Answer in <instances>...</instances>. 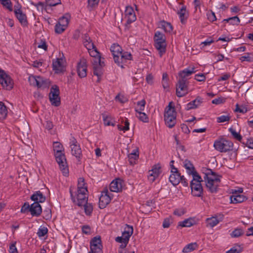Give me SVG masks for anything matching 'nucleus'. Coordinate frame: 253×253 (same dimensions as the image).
<instances>
[{"label":"nucleus","instance_id":"obj_25","mask_svg":"<svg viewBox=\"0 0 253 253\" xmlns=\"http://www.w3.org/2000/svg\"><path fill=\"white\" fill-rule=\"evenodd\" d=\"M177 14L179 15L181 22L184 24L189 16V13L186 6H182L180 10L178 11Z\"/></svg>","mask_w":253,"mask_h":253},{"label":"nucleus","instance_id":"obj_21","mask_svg":"<svg viewBox=\"0 0 253 253\" xmlns=\"http://www.w3.org/2000/svg\"><path fill=\"white\" fill-rule=\"evenodd\" d=\"M133 228L132 226L126 225V227L124 231L122 233V237L124 238V241L125 242V244L124 245H120V248L122 249H124L126 247L130 237L132 235L133 233Z\"/></svg>","mask_w":253,"mask_h":253},{"label":"nucleus","instance_id":"obj_62","mask_svg":"<svg viewBox=\"0 0 253 253\" xmlns=\"http://www.w3.org/2000/svg\"><path fill=\"white\" fill-rule=\"evenodd\" d=\"M99 0H88V6L93 8L96 6L98 3Z\"/></svg>","mask_w":253,"mask_h":253},{"label":"nucleus","instance_id":"obj_44","mask_svg":"<svg viewBox=\"0 0 253 253\" xmlns=\"http://www.w3.org/2000/svg\"><path fill=\"white\" fill-rule=\"evenodd\" d=\"M230 22L232 25H238L240 20L238 17L237 16L230 17L228 19H225L223 20V22Z\"/></svg>","mask_w":253,"mask_h":253},{"label":"nucleus","instance_id":"obj_2","mask_svg":"<svg viewBox=\"0 0 253 253\" xmlns=\"http://www.w3.org/2000/svg\"><path fill=\"white\" fill-rule=\"evenodd\" d=\"M110 50L113 55V58L115 62L118 66L124 68L127 61L132 60V55L130 52H122L121 47L116 43L111 45Z\"/></svg>","mask_w":253,"mask_h":253},{"label":"nucleus","instance_id":"obj_4","mask_svg":"<svg viewBox=\"0 0 253 253\" xmlns=\"http://www.w3.org/2000/svg\"><path fill=\"white\" fill-rule=\"evenodd\" d=\"M172 102H170L165 109L164 120L165 124L169 128L173 127L176 122V112L175 108L172 106Z\"/></svg>","mask_w":253,"mask_h":253},{"label":"nucleus","instance_id":"obj_50","mask_svg":"<svg viewBox=\"0 0 253 253\" xmlns=\"http://www.w3.org/2000/svg\"><path fill=\"white\" fill-rule=\"evenodd\" d=\"M38 76L30 75L29 77L28 81L30 84L34 86H36Z\"/></svg>","mask_w":253,"mask_h":253},{"label":"nucleus","instance_id":"obj_3","mask_svg":"<svg viewBox=\"0 0 253 253\" xmlns=\"http://www.w3.org/2000/svg\"><path fill=\"white\" fill-rule=\"evenodd\" d=\"M53 150L56 160L59 165L60 170L65 176L68 175V169L65 156L63 153L64 148L62 145L59 142H54Z\"/></svg>","mask_w":253,"mask_h":253},{"label":"nucleus","instance_id":"obj_40","mask_svg":"<svg viewBox=\"0 0 253 253\" xmlns=\"http://www.w3.org/2000/svg\"><path fill=\"white\" fill-rule=\"evenodd\" d=\"M83 42L87 49H89L90 48L93 47L94 46L90 38L87 35H84Z\"/></svg>","mask_w":253,"mask_h":253},{"label":"nucleus","instance_id":"obj_64","mask_svg":"<svg viewBox=\"0 0 253 253\" xmlns=\"http://www.w3.org/2000/svg\"><path fill=\"white\" fill-rule=\"evenodd\" d=\"M170 219L167 218L164 219L163 223V227L165 228H169L171 224Z\"/></svg>","mask_w":253,"mask_h":253},{"label":"nucleus","instance_id":"obj_37","mask_svg":"<svg viewBox=\"0 0 253 253\" xmlns=\"http://www.w3.org/2000/svg\"><path fill=\"white\" fill-rule=\"evenodd\" d=\"M198 248V245L197 243H192L187 245L182 250V252L184 253H188L197 250Z\"/></svg>","mask_w":253,"mask_h":253},{"label":"nucleus","instance_id":"obj_33","mask_svg":"<svg viewBox=\"0 0 253 253\" xmlns=\"http://www.w3.org/2000/svg\"><path fill=\"white\" fill-rule=\"evenodd\" d=\"M159 28L163 29L165 32L170 33L172 31V26L170 23L162 21L159 23Z\"/></svg>","mask_w":253,"mask_h":253},{"label":"nucleus","instance_id":"obj_56","mask_svg":"<svg viewBox=\"0 0 253 253\" xmlns=\"http://www.w3.org/2000/svg\"><path fill=\"white\" fill-rule=\"evenodd\" d=\"M46 3L50 6H54L60 3V0H45Z\"/></svg>","mask_w":253,"mask_h":253},{"label":"nucleus","instance_id":"obj_34","mask_svg":"<svg viewBox=\"0 0 253 253\" xmlns=\"http://www.w3.org/2000/svg\"><path fill=\"white\" fill-rule=\"evenodd\" d=\"M103 120L105 126H115V121L114 118L110 115L102 114Z\"/></svg>","mask_w":253,"mask_h":253},{"label":"nucleus","instance_id":"obj_58","mask_svg":"<svg viewBox=\"0 0 253 253\" xmlns=\"http://www.w3.org/2000/svg\"><path fill=\"white\" fill-rule=\"evenodd\" d=\"M138 156H139L138 154H129L128 156V157L130 163L131 164H132L133 163H134V161L138 158Z\"/></svg>","mask_w":253,"mask_h":253},{"label":"nucleus","instance_id":"obj_32","mask_svg":"<svg viewBox=\"0 0 253 253\" xmlns=\"http://www.w3.org/2000/svg\"><path fill=\"white\" fill-rule=\"evenodd\" d=\"M49 84V82L48 80L44 79L40 76H38L36 85L38 88H46L48 86Z\"/></svg>","mask_w":253,"mask_h":253},{"label":"nucleus","instance_id":"obj_8","mask_svg":"<svg viewBox=\"0 0 253 253\" xmlns=\"http://www.w3.org/2000/svg\"><path fill=\"white\" fill-rule=\"evenodd\" d=\"M233 146V143L224 138H220L215 140L213 147L215 150L220 152H226L232 149Z\"/></svg>","mask_w":253,"mask_h":253},{"label":"nucleus","instance_id":"obj_30","mask_svg":"<svg viewBox=\"0 0 253 253\" xmlns=\"http://www.w3.org/2000/svg\"><path fill=\"white\" fill-rule=\"evenodd\" d=\"M15 15L19 20V21L21 23V24L23 25H26L27 24V17L25 14H24L22 11L18 9L15 10Z\"/></svg>","mask_w":253,"mask_h":253},{"label":"nucleus","instance_id":"obj_35","mask_svg":"<svg viewBox=\"0 0 253 253\" xmlns=\"http://www.w3.org/2000/svg\"><path fill=\"white\" fill-rule=\"evenodd\" d=\"M184 167L187 170L188 174L192 175V177H194L195 173H198L195 170L192 164L189 161L186 160L184 162Z\"/></svg>","mask_w":253,"mask_h":253},{"label":"nucleus","instance_id":"obj_20","mask_svg":"<svg viewBox=\"0 0 253 253\" xmlns=\"http://www.w3.org/2000/svg\"><path fill=\"white\" fill-rule=\"evenodd\" d=\"M171 174L169 177V181L172 185L176 186L178 185L181 180V176L178 172L176 168H172L171 169Z\"/></svg>","mask_w":253,"mask_h":253},{"label":"nucleus","instance_id":"obj_28","mask_svg":"<svg viewBox=\"0 0 253 253\" xmlns=\"http://www.w3.org/2000/svg\"><path fill=\"white\" fill-rule=\"evenodd\" d=\"M195 68L191 67L190 68H186L179 73V79H184V80H187L186 78L187 77L190 76L192 74L195 73Z\"/></svg>","mask_w":253,"mask_h":253},{"label":"nucleus","instance_id":"obj_59","mask_svg":"<svg viewBox=\"0 0 253 253\" xmlns=\"http://www.w3.org/2000/svg\"><path fill=\"white\" fill-rule=\"evenodd\" d=\"M82 230L83 233L85 234H90L91 232V228L88 225H84L82 227Z\"/></svg>","mask_w":253,"mask_h":253},{"label":"nucleus","instance_id":"obj_53","mask_svg":"<svg viewBox=\"0 0 253 253\" xmlns=\"http://www.w3.org/2000/svg\"><path fill=\"white\" fill-rule=\"evenodd\" d=\"M1 3L3 6H5L7 9L10 11H12L11 4L9 0H1Z\"/></svg>","mask_w":253,"mask_h":253},{"label":"nucleus","instance_id":"obj_49","mask_svg":"<svg viewBox=\"0 0 253 253\" xmlns=\"http://www.w3.org/2000/svg\"><path fill=\"white\" fill-rule=\"evenodd\" d=\"M242 143L245 144L249 148L253 149V138L250 139H244Z\"/></svg>","mask_w":253,"mask_h":253},{"label":"nucleus","instance_id":"obj_17","mask_svg":"<svg viewBox=\"0 0 253 253\" xmlns=\"http://www.w3.org/2000/svg\"><path fill=\"white\" fill-rule=\"evenodd\" d=\"M69 23L68 18L63 16L60 18L55 26V31L58 34H61L65 30Z\"/></svg>","mask_w":253,"mask_h":253},{"label":"nucleus","instance_id":"obj_9","mask_svg":"<svg viewBox=\"0 0 253 253\" xmlns=\"http://www.w3.org/2000/svg\"><path fill=\"white\" fill-rule=\"evenodd\" d=\"M0 84L2 87L10 90L13 87L14 82L11 77L5 72L0 69Z\"/></svg>","mask_w":253,"mask_h":253},{"label":"nucleus","instance_id":"obj_26","mask_svg":"<svg viewBox=\"0 0 253 253\" xmlns=\"http://www.w3.org/2000/svg\"><path fill=\"white\" fill-rule=\"evenodd\" d=\"M89 55L94 58L93 63L100 62L101 61V56L100 53L98 51L97 48L95 46L91 47L89 49H87Z\"/></svg>","mask_w":253,"mask_h":253},{"label":"nucleus","instance_id":"obj_41","mask_svg":"<svg viewBox=\"0 0 253 253\" xmlns=\"http://www.w3.org/2000/svg\"><path fill=\"white\" fill-rule=\"evenodd\" d=\"M82 206L84 207V211L85 214L87 215H90L93 211V206L92 204L87 203V201L86 202L85 204H83Z\"/></svg>","mask_w":253,"mask_h":253},{"label":"nucleus","instance_id":"obj_51","mask_svg":"<svg viewBox=\"0 0 253 253\" xmlns=\"http://www.w3.org/2000/svg\"><path fill=\"white\" fill-rule=\"evenodd\" d=\"M230 119V117L229 115H223L217 118V122L218 123H224L229 121Z\"/></svg>","mask_w":253,"mask_h":253},{"label":"nucleus","instance_id":"obj_43","mask_svg":"<svg viewBox=\"0 0 253 253\" xmlns=\"http://www.w3.org/2000/svg\"><path fill=\"white\" fill-rule=\"evenodd\" d=\"M83 189L85 190H87V186L84 182V178L83 177H80L78 179L77 191H80V190H81Z\"/></svg>","mask_w":253,"mask_h":253},{"label":"nucleus","instance_id":"obj_16","mask_svg":"<svg viewBox=\"0 0 253 253\" xmlns=\"http://www.w3.org/2000/svg\"><path fill=\"white\" fill-rule=\"evenodd\" d=\"M87 61L84 58L81 59L80 61L78 63L77 65V73L78 76L81 78H84L86 76L87 73Z\"/></svg>","mask_w":253,"mask_h":253},{"label":"nucleus","instance_id":"obj_13","mask_svg":"<svg viewBox=\"0 0 253 253\" xmlns=\"http://www.w3.org/2000/svg\"><path fill=\"white\" fill-rule=\"evenodd\" d=\"M66 67L65 60L62 58H58L52 61L53 70L56 74L64 72Z\"/></svg>","mask_w":253,"mask_h":253},{"label":"nucleus","instance_id":"obj_60","mask_svg":"<svg viewBox=\"0 0 253 253\" xmlns=\"http://www.w3.org/2000/svg\"><path fill=\"white\" fill-rule=\"evenodd\" d=\"M195 79L198 82H204L206 80V77L204 74H197L195 76Z\"/></svg>","mask_w":253,"mask_h":253},{"label":"nucleus","instance_id":"obj_47","mask_svg":"<svg viewBox=\"0 0 253 253\" xmlns=\"http://www.w3.org/2000/svg\"><path fill=\"white\" fill-rule=\"evenodd\" d=\"M243 234V231L241 229H236L231 234L232 237L237 238Z\"/></svg>","mask_w":253,"mask_h":253},{"label":"nucleus","instance_id":"obj_27","mask_svg":"<svg viewBox=\"0 0 253 253\" xmlns=\"http://www.w3.org/2000/svg\"><path fill=\"white\" fill-rule=\"evenodd\" d=\"M247 200L245 196L243 195L237 194V193H233V195L230 197L231 203L233 204L241 203Z\"/></svg>","mask_w":253,"mask_h":253},{"label":"nucleus","instance_id":"obj_11","mask_svg":"<svg viewBox=\"0 0 253 253\" xmlns=\"http://www.w3.org/2000/svg\"><path fill=\"white\" fill-rule=\"evenodd\" d=\"M60 91L56 85H53L50 88L49 95V100L51 104L54 106H59L60 104Z\"/></svg>","mask_w":253,"mask_h":253},{"label":"nucleus","instance_id":"obj_61","mask_svg":"<svg viewBox=\"0 0 253 253\" xmlns=\"http://www.w3.org/2000/svg\"><path fill=\"white\" fill-rule=\"evenodd\" d=\"M30 207L31 206L29 205L28 203H25L21 208V212L22 213H24L28 211H30Z\"/></svg>","mask_w":253,"mask_h":253},{"label":"nucleus","instance_id":"obj_45","mask_svg":"<svg viewBox=\"0 0 253 253\" xmlns=\"http://www.w3.org/2000/svg\"><path fill=\"white\" fill-rule=\"evenodd\" d=\"M48 233V229L44 226H40L37 232L39 237L41 238L45 236Z\"/></svg>","mask_w":253,"mask_h":253},{"label":"nucleus","instance_id":"obj_39","mask_svg":"<svg viewBox=\"0 0 253 253\" xmlns=\"http://www.w3.org/2000/svg\"><path fill=\"white\" fill-rule=\"evenodd\" d=\"M136 117L141 121L144 123H148L149 122V118L147 115L142 111L135 112Z\"/></svg>","mask_w":253,"mask_h":253},{"label":"nucleus","instance_id":"obj_46","mask_svg":"<svg viewBox=\"0 0 253 253\" xmlns=\"http://www.w3.org/2000/svg\"><path fill=\"white\" fill-rule=\"evenodd\" d=\"M146 101L142 99L137 102V108L135 109V112L143 111L144 110Z\"/></svg>","mask_w":253,"mask_h":253},{"label":"nucleus","instance_id":"obj_63","mask_svg":"<svg viewBox=\"0 0 253 253\" xmlns=\"http://www.w3.org/2000/svg\"><path fill=\"white\" fill-rule=\"evenodd\" d=\"M38 47L40 48H42L44 49L45 51H46L47 49V46L46 45L45 41L42 40L40 43L38 44Z\"/></svg>","mask_w":253,"mask_h":253},{"label":"nucleus","instance_id":"obj_29","mask_svg":"<svg viewBox=\"0 0 253 253\" xmlns=\"http://www.w3.org/2000/svg\"><path fill=\"white\" fill-rule=\"evenodd\" d=\"M196 224V220L194 218H189L183 221H179L178 223V226L181 227H190Z\"/></svg>","mask_w":253,"mask_h":253},{"label":"nucleus","instance_id":"obj_24","mask_svg":"<svg viewBox=\"0 0 253 253\" xmlns=\"http://www.w3.org/2000/svg\"><path fill=\"white\" fill-rule=\"evenodd\" d=\"M30 211L33 216H39L42 211L41 205L38 202H34L31 205Z\"/></svg>","mask_w":253,"mask_h":253},{"label":"nucleus","instance_id":"obj_14","mask_svg":"<svg viewBox=\"0 0 253 253\" xmlns=\"http://www.w3.org/2000/svg\"><path fill=\"white\" fill-rule=\"evenodd\" d=\"M70 146L72 155L75 156L79 160L80 159L82 156V150L80 145L74 137H72L70 139Z\"/></svg>","mask_w":253,"mask_h":253},{"label":"nucleus","instance_id":"obj_10","mask_svg":"<svg viewBox=\"0 0 253 253\" xmlns=\"http://www.w3.org/2000/svg\"><path fill=\"white\" fill-rule=\"evenodd\" d=\"M188 80L179 79L176 84V94L179 97L185 96L189 92Z\"/></svg>","mask_w":253,"mask_h":253},{"label":"nucleus","instance_id":"obj_52","mask_svg":"<svg viewBox=\"0 0 253 253\" xmlns=\"http://www.w3.org/2000/svg\"><path fill=\"white\" fill-rule=\"evenodd\" d=\"M207 17L208 20L212 22H214L216 20L215 13L212 11H209L207 13Z\"/></svg>","mask_w":253,"mask_h":253},{"label":"nucleus","instance_id":"obj_23","mask_svg":"<svg viewBox=\"0 0 253 253\" xmlns=\"http://www.w3.org/2000/svg\"><path fill=\"white\" fill-rule=\"evenodd\" d=\"M104 63L100 62L93 63V74L98 78L97 81H100V79L103 74V66Z\"/></svg>","mask_w":253,"mask_h":253},{"label":"nucleus","instance_id":"obj_42","mask_svg":"<svg viewBox=\"0 0 253 253\" xmlns=\"http://www.w3.org/2000/svg\"><path fill=\"white\" fill-rule=\"evenodd\" d=\"M219 222V220L215 217H212L207 219L208 225L211 227H213L216 225Z\"/></svg>","mask_w":253,"mask_h":253},{"label":"nucleus","instance_id":"obj_18","mask_svg":"<svg viewBox=\"0 0 253 253\" xmlns=\"http://www.w3.org/2000/svg\"><path fill=\"white\" fill-rule=\"evenodd\" d=\"M124 186V181L120 178H117L112 181L110 184V190L112 192H120Z\"/></svg>","mask_w":253,"mask_h":253},{"label":"nucleus","instance_id":"obj_5","mask_svg":"<svg viewBox=\"0 0 253 253\" xmlns=\"http://www.w3.org/2000/svg\"><path fill=\"white\" fill-rule=\"evenodd\" d=\"M202 179L198 173H195L191 181L190 186L192 194L195 197H201L203 194V187L201 185Z\"/></svg>","mask_w":253,"mask_h":253},{"label":"nucleus","instance_id":"obj_1","mask_svg":"<svg viewBox=\"0 0 253 253\" xmlns=\"http://www.w3.org/2000/svg\"><path fill=\"white\" fill-rule=\"evenodd\" d=\"M202 171L203 178L208 190L211 193L217 192L221 182V176L216 174L211 169H203Z\"/></svg>","mask_w":253,"mask_h":253},{"label":"nucleus","instance_id":"obj_55","mask_svg":"<svg viewBox=\"0 0 253 253\" xmlns=\"http://www.w3.org/2000/svg\"><path fill=\"white\" fill-rule=\"evenodd\" d=\"M240 60L242 62H244L245 61H248V62H252L253 61V57H251L250 56V54L249 53H247L246 55L241 56L240 58Z\"/></svg>","mask_w":253,"mask_h":253},{"label":"nucleus","instance_id":"obj_54","mask_svg":"<svg viewBox=\"0 0 253 253\" xmlns=\"http://www.w3.org/2000/svg\"><path fill=\"white\" fill-rule=\"evenodd\" d=\"M242 252L240 246H235L226 252V253H240Z\"/></svg>","mask_w":253,"mask_h":253},{"label":"nucleus","instance_id":"obj_38","mask_svg":"<svg viewBox=\"0 0 253 253\" xmlns=\"http://www.w3.org/2000/svg\"><path fill=\"white\" fill-rule=\"evenodd\" d=\"M7 114L6 107L2 102H0V120L4 119Z\"/></svg>","mask_w":253,"mask_h":253},{"label":"nucleus","instance_id":"obj_31","mask_svg":"<svg viewBox=\"0 0 253 253\" xmlns=\"http://www.w3.org/2000/svg\"><path fill=\"white\" fill-rule=\"evenodd\" d=\"M31 199L32 201H35V202H38V203L44 202L45 200V197L40 191H37L33 194L31 197Z\"/></svg>","mask_w":253,"mask_h":253},{"label":"nucleus","instance_id":"obj_48","mask_svg":"<svg viewBox=\"0 0 253 253\" xmlns=\"http://www.w3.org/2000/svg\"><path fill=\"white\" fill-rule=\"evenodd\" d=\"M229 130L235 138H236L237 140H239V141L242 142L243 140L244 139H243L242 137L239 133L237 132L235 130H234L232 128H230L229 129Z\"/></svg>","mask_w":253,"mask_h":253},{"label":"nucleus","instance_id":"obj_7","mask_svg":"<svg viewBox=\"0 0 253 253\" xmlns=\"http://www.w3.org/2000/svg\"><path fill=\"white\" fill-rule=\"evenodd\" d=\"M154 40L155 47L159 51L160 56H162L166 52V42L165 36L160 32L157 31L155 33Z\"/></svg>","mask_w":253,"mask_h":253},{"label":"nucleus","instance_id":"obj_12","mask_svg":"<svg viewBox=\"0 0 253 253\" xmlns=\"http://www.w3.org/2000/svg\"><path fill=\"white\" fill-rule=\"evenodd\" d=\"M88 253H103L100 236L93 238L90 242V251Z\"/></svg>","mask_w":253,"mask_h":253},{"label":"nucleus","instance_id":"obj_36","mask_svg":"<svg viewBox=\"0 0 253 253\" xmlns=\"http://www.w3.org/2000/svg\"><path fill=\"white\" fill-rule=\"evenodd\" d=\"M202 103L201 99L197 98L194 100L189 102L186 105V110H190L197 108Z\"/></svg>","mask_w":253,"mask_h":253},{"label":"nucleus","instance_id":"obj_6","mask_svg":"<svg viewBox=\"0 0 253 253\" xmlns=\"http://www.w3.org/2000/svg\"><path fill=\"white\" fill-rule=\"evenodd\" d=\"M73 189L72 187L70 188V193L71 197L74 203L76 204L79 207H82L83 204H85L87 201V190L82 189L80 191H77L74 194Z\"/></svg>","mask_w":253,"mask_h":253},{"label":"nucleus","instance_id":"obj_57","mask_svg":"<svg viewBox=\"0 0 253 253\" xmlns=\"http://www.w3.org/2000/svg\"><path fill=\"white\" fill-rule=\"evenodd\" d=\"M9 252V253H18V251L16 247V242H14L10 245Z\"/></svg>","mask_w":253,"mask_h":253},{"label":"nucleus","instance_id":"obj_19","mask_svg":"<svg viewBox=\"0 0 253 253\" xmlns=\"http://www.w3.org/2000/svg\"><path fill=\"white\" fill-rule=\"evenodd\" d=\"M125 18L126 19V24H130L134 22L136 19V15L132 7L127 6L125 11Z\"/></svg>","mask_w":253,"mask_h":253},{"label":"nucleus","instance_id":"obj_15","mask_svg":"<svg viewBox=\"0 0 253 253\" xmlns=\"http://www.w3.org/2000/svg\"><path fill=\"white\" fill-rule=\"evenodd\" d=\"M112 197L109 195L107 189H105L102 192L99 198V206L100 209L105 208L111 200Z\"/></svg>","mask_w":253,"mask_h":253},{"label":"nucleus","instance_id":"obj_22","mask_svg":"<svg viewBox=\"0 0 253 253\" xmlns=\"http://www.w3.org/2000/svg\"><path fill=\"white\" fill-rule=\"evenodd\" d=\"M161 167L159 164L155 165L148 172V178L150 182H154L157 178L160 172Z\"/></svg>","mask_w":253,"mask_h":253}]
</instances>
